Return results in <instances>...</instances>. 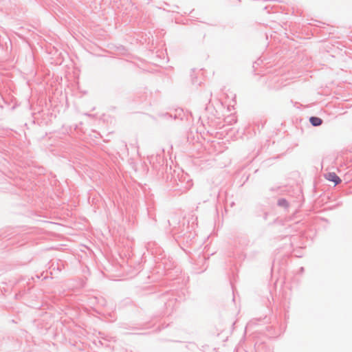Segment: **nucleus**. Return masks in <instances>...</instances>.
Returning <instances> with one entry per match:
<instances>
[{"label":"nucleus","instance_id":"2","mask_svg":"<svg viewBox=\"0 0 352 352\" xmlns=\"http://www.w3.org/2000/svg\"><path fill=\"white\" fill-rule=\"evenodd\" d=\"M309 121L311 124L314 126H318L322 124V120L320 118L318 117H311L309 118Z\"/></svg>","mask_w":352,"mask_h":352},{"label":"nucleus","instance_id":"1","mask_svg":"<svg viewBox=\"0 0 352 352\" xmlns=\"http://www.w3.org/2000/svg\"><path fill=\"white\" fill-rule=\"evenodd\" d=\"M325 178L328 181L333 182L335 185H337L341 182L340 178L335 173H327L325 175Z\"/></svg>","mask_w":352,"mask_h":352}]
</instances>
